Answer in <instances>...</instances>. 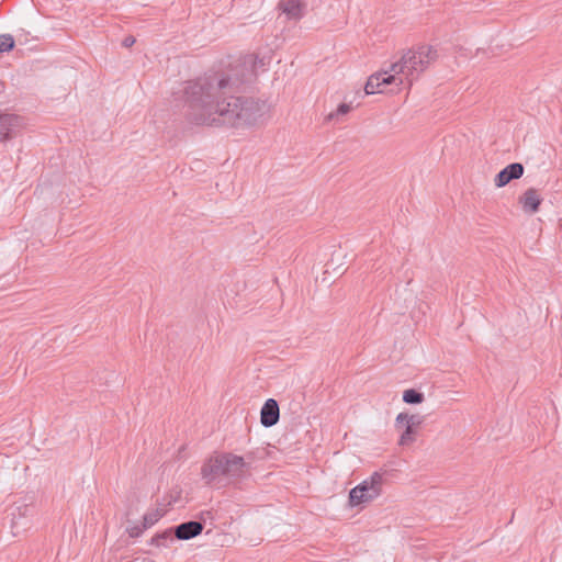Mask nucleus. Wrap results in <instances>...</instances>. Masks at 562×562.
Here are the masks:
<instances>
[{
	"label": "nucleus",
	"mask_w": 562,
	"mask_h": 562,
	"mask_svg": "<svg viewBox=\"0 0 562 562\" xmlns=\"http://www.w3.org/2000/svg\"><path fill=\"white\" fill-rule=\"evenodd\" d=\"M203 530V525L199 521H188L176 527L175 537L180 540H189Z\"/></svg>",
	"instance_id": "nucleus-10"
},
{
	"label": "nucleus",
	"mask_w": 562,
	"mask_h": 562,
	"mask_svg": "<svg viewBox=\"0 0 562 562\" xmlns=\"http://www.w3.org/2000/svg\"><path fill=\"white\" fill-rule=\"evenodd\" d=\"M7 513L13 536L20 535L27 528V518L31 514L30 505L14 504L7 509Z\"/></svg>",
	"instance_id": "nucleus-6"
},
{
	"label": "nucleus",
	"mask_w": 562,
	"mask_h": 562,
	"mask_svg": "<svg viewBox=\"0 0 562 562\" xmlns=\"http://www.w3.org/2000/svg\"><path fill=\"white\" fill-rule=\"evenodd\" d=\"M424 423L420 414L402 412L395 417V428L400 431L398 446L411 447L417 439L418 429Z\"/></svg>",
	"instance_id": "nucleus-5"
},
{
	"label": "nucleus",
	"mask_w": 562,
	"mask_h": 562,
	"mask_svg": "<svg viewBox=\"0 0 562 562\" xmlns=\"http://www.w3.org/2000/svg\"><path fill=\"white\" fill-rule=\"evenodd\" d=\"M247 463L245 459L235 453H218L209 458L201 468V476L205 483L211 484L222 477L237 479L245 474Z\"/></svg>",
	"instance_id": "nucleus-3"
},
{
	"label": "nucleus",
	"mask_w": 562,
	"mask_h": 562,
	"mask_svg": "<svg viewBox=\"0 0 562 562\" xmlns=\"http://www.w3.org/2000/svg\"><path fill=\"white\" fill-rule=\"evenodd\" d=\"M167 513L165 507H156L149 509L143 517L144 528H149L154 526L160 518H162Z\"/></svg>",
	"instance_id": "nucleus-13"
},
{
	"label": "nucleus",
	"mask_w": 562,
	"mask_h": 562,
	"mask_svg": "<svg viewBox=\"0 0 562 562\" xmlns=\"http://www.w3.org/2000/svg\"><path fill=\"white\" fill-rule=\"evenodd\" d=\"M279 405L276 400L269 398L263 404L260 412V422L265 427H272L279 420Z\"/></svg>",
	"instance_id": "nucleus-9"
},
{
	"label": "nucleus",
	"mask_w": 562,
	"mask_h": 562,
	"mask_svg": "<svg viewBox=\"0 0 562 562\" xmlns=\"http://www.w3.org/2000/svg\"><path fill=\"white\" fill-rule=\"evenodd\" d=\"M524 175V166L519 162H513L501 170L494 178L496 188H503L512 180L519 179Z\"/></svg>",
	"instance_id": "nucleus-7"
},
{
	"label": "nucleus",
	"mask_w": 562,
	"mask_h": 562,
	"mask_svg": "<svg viewBox=\"0 0 562 562\" xmlns=\"http://www.w3.org/2000/svg\"><path fill=\"white\" fill-rule=\"evenodd\" d=\"M20 126V120L11 114L0 115V142L12 136Z\"/></svg>",
	"instance_id": "nucleus-11"
},
{
	"label": "nucleus",
	"mask_w": 562,
	"mask_h": 562,
	"mask_svg": "<svg viewBox=\"0 0 562 562\" xmlns=\"http://www.w3.org/2000/svg\"><path fill=\"white\" fill-rule=\"evenodd\" d=\"M351 110V106L347 103H341L337 109L336 111H333L330 112L328 115H327V121H333V120H337L339 116L341 115H346L347 113H349V111Z\"/></svg>",
	"instance_id": "nucleus-16"
},
{
	"label": "nucleus",
	"mask_w": 562,
	"mask_h": 562,
	"mask_svg": "<svg viewBox=\"0 0 562 562\" xmlns=\"http://www.w3.org/2000/svg\"><path fill=\"white\" fill-rule=\"evenodd\" d=\"M437 58V49L430 45L409 48L402 54L400 60L392 63L389 69L371 75L364 86V92H398L403 88H409Z\"/></svg>",
	"instance_id": "nucleus-2"
},
{
	"label": "nucleus",
	"mask_w": 562,
	"mask_h": 562,
	"mask_svg": "<svg viewBox=\"0 0 562 562\" xmlns=\"http://www.w3.org/2000/svg\"><path fill=\"white\" fill-rule=\"evenodd\" d=\"M383 475L380 472L372 473L368 479L355 486L349 492V505L360 507L372 503L382 494Z\"/></svg>",
	"instance_id": "nucleus-4"
},
{
	"label": "nucleus",
	"mask_w": 562,
	"mask_h": 562,
	"mask_svg": "<svg viewBox=\"0 0 562 562\" xmlns=\"http://www.w3.org/2000/svg\"><path fill=\"white\" fill-rule=\"evenodd\" d=\"M403 401L407 404H420L424 401V394L408 389L403 392Z\"/></svg>",
	"instance_id": "nucleus-14"
},
{
	"label": "nucleus",
	"mask_w": 562,
	"mask_h": 562,
	"mask_svg": "<svg viewBox=\"0 0 562 562\" xmlns=\"http://www.w3.org/2000/svg\"><path fill=\"white\" fill-rule=\"evenodd\" d=\"M522 211L527 214H535L539 211L542 199L535 188L527 189L518 199Z\"/></svg>",
	"instance_id": "nucleus-8"
},
{
	"label": "nucleus",
	"mask_w": 562,
	"mask_h": 562,
	"mask_svg": "<svg viewBox=\"0 0 562 562\" xmlns=\"http://www.w3.org/2000/svg\"><path fill=\"white\" fill-rule=\"evenodd\" d=\"M280 9L289 19L297 20L303 15L304 5L300 0H282Z\"/></svg>",
	"instance_id": "nucleus-12"
},
{
	"label": "nucleus",
	"mask_w": 562,
	"mask_h": 562,
	"mask_svg": "<svg viewBox=\"0 0 562 562\" xmlns=\"http://www.w3.org/2000/svg\"><path fill=\"white\" fill-rule=\"evenodd\" d=\"M14 46V40L9 34L0 35V53L9 52Z\"/></svg>",
	"instance_id": "nucleus-17"
},
{
	"label": "nucleus",
	"mask_w": 562,
	"mask_h": 562,
	"mask_svg": "<svg viewBox=\"0 0 562 562\" xmlns=\"http://www.w3.org/2000/svg\"><path fill=\"white\" fill-rule=\"evenodd\" d=\"M175 536L171 531H165L161 535H157L151 539V543L156 547H168L169 543L173 542Z\"/></svg>",
	"instance_id": "nucleus-15"
},
{
	"label": "nucleus",
	"mask_w": 562,
	"mask_h": 562,
	"mask_svg": "<svg viewBox=\"0 0 562 562\" xmlns=\"http://www.w3.org/2000/svg\"><path fill=\"white\" fill-rule=\"evenodd\" d=\"M266 58L249 55L243 60L247 70L240 78L215 75L189 82L186 87L188 117L200 125H228L248 128L265 124L271 116V105L251 98L226 97L241 82L249 81L259 70H265Z\"/></svg>",
	"instance_id": "nucleus-1"
},
{
	"label": "nucleus",
	"mask_w": 562,
	"mask_h": 562,
	"mask_svg": "<svg viewBox=\"0 0 562 562\" xmlns=\"http://www.w3.org/2000/svg\"><path fill=\"white\" fill-rule=\"evenodd\" d=\"M134 43H135V38L134 37H126L124 40V42H123L124 46H126V47L132 46Z\"/></svg>",
	"instance_id": "nucleus-18"
}]
</instances>
